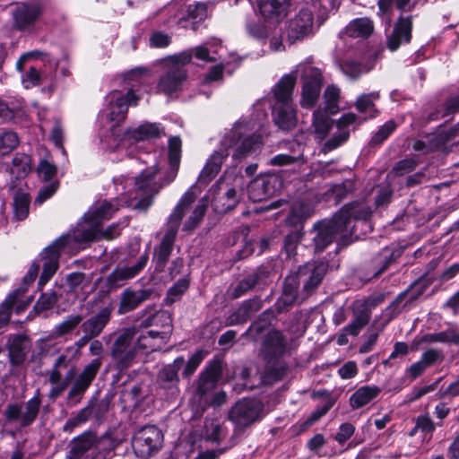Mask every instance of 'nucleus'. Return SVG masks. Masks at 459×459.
<instances>
[{
    "instance_id": "nucleus-2",
    "label": "nucleus",
    "mask_w": 459,
    "mask_h": 459,
    "mask_svg": "<svg viewBox=\"0 0 459 459\" xmlns=\"http://www.w3.org/2000/svg\"><path fill=\"white\" fill-rule=\"evenodd\" d=\"M298 76L302 80L300 104L303 108H312L321 91L323 82L321 71L310 64H299L293 71L281 77L273 89L276 102L273 106V117L275 125L283 131H290L297 125L292 91Z\"/></svg>"
},
{
    "instance_id": "nucleus-57",
    "label": "nucleus",
    "mask_w": 459,
    "mask_h": 459,
    "mask_svg": "<svg viewBox=\"0 0 459 459\" xmlns=\"http://www.w3.org/2000/svg\"><path fill=\"white\" fill-rule=\"evenodd\" d=\"M358 373V367L354 361H348L343 364L338 370L339 376L342 379H351Z\"/></svg>"
},
{
    "instance_id": "nucleus-54",
    "label": "nucleus",
    "mask_w": 459,
    "mask_h": 459,
    "mask_svg": "<svg viewBox=\"0 0 459 459\" xmlns=\"http://www.w3.org/2000/svg\"><path fill=\"white\" fill-rule=\"evenodd\" d=\"M187 13L189 18L196 21H203L206 17V5L202 3L190 4L187 8Z\"/></svg>"
},
{
    "instance_id": "nucleus-37",
    "label": "nucleus",
    "mask_w": 459,
    "mask_h": 459,
    "mask_svg": "<svg viewBox=\"0 0 459 459\" xmlns=\"http://www.w3.org/2000/svg\"><path fill=\"white\" fill-rule=\"evenodd\" d=\"M332 126V120L322 110H316L313 115V126L316 137L323 140Z\"/></svg>"
},
{
    "instance_id": "nucleus-33",
    "label": "nucleus",
    "mask_w": 459,
    "mask_h": 459,
    "mask_svg": "<svg viewBox=\"0 0 459 459\" xmlns=\"http://www.w3.org/2000/svg\"><path fill=\"white\" fill-rule=\"evenodd\" d=\"M421 342L429 344L445 342L459 345V333L454 327H450L439 333H428L422 337Z\"/></svg>"
},
{
    "instance_id": "nucleus-43",
    "label": "nucleus",
    "mask_w": 459,
    "mask_h": 459,
    "mask_svg": "<svg viewBox=\"0 0 459 459\" xmlns=\"http://www.w3.org/2000/svg\"><path fill=\"white\" fill-rule=\"evenodd\" d=\"M40 405V400L38 396H34L28 401L25 409L22 413V425H30L37 417Z\"/></svg>"
},
{
    "instance_id": "nucleus-3",
    "label": "nucleus",
    "mask_w": 459,
    "mask_h": 459,
    "mask_svg": "<svg viewBox=\"0 0 459 459\" xmlns=\"http://www.w3.org/2000/svg\"><path fill=\"white\" fill-rule=\"evenodd\" d=\"M265 113H261L256 121L241 118L228 131L220 142L219 146L208 158L201 171L197 183L206 185L220 172L223 161L232 150V158L241 160L258 153L263 142L256 132L262 126Z\"/></svg>"
},
{
    "instance_id": "nucleus-51",
    "label": "nucleus",
    "mask_w": 459,
    "mask_h": 459,
    "mask_svg": "<svg viewBox=\"0 0 459 459\" xmlns=\"http://www.w3.org/2000/svg\"><path fill=\"white\" fill-rule=\"evenodd\" d=\"M302 159V154L299 153L297 155H290V154H278L273 157L270 160V163L273 166H283L291 164L297 160H300Z\"/></svg>"
},
{
    "instance_id": "nucleus-42",
    "label": "nucleus",
    "mask_w": 459,
    "mask_h": 459,
    "mask_svg": "<svg viewBox=\"0 0 459 459\" xmlns=\"http://www.w3.org/2000/svg\"><path fill=\"white\" fill-rule=\"evenodd\" d=\"M30 170V157L26 154H16L13 159L11 174L23 178Z\"/></svg>"
},
{
    "instance_id": "nucleus-15",
    "label": "nucleus",
    "mask_w": 459,
    "mask_h": 459,
    "mask_svg": "<svg viewBox=\"0 0 459 459\" xmlns=\"http://www.w3.org/2000/svg\"><path fill=\"white\" fill-rule=\"evenodd\" d=\"M353 319L347 325L337 337V343L344 345L348 343L347 335L357 336L368 324L371 312L368 304L365 300H356L351 305Z\"/></svg>"
},
{
    "instance_id": "nucleus-12",
    "label": "nucleus",
    "mask_w": 459,
    "mask_h": 459,
    "mask_svg": "<svg viewBox=\"0 0 459 459\" xmlns=\"http://www.w3.org/2000/svg\"><path fill=\"white\" fill-rule=\"evenodd\" d=\"M239 178H235V184L232 178L228 176L221 177L212 187V205L216 212L225 213L233 209L239 201V195L236 190L237 181Z\"/></svg>"
},
{
    "instance_id": "nucleus-64",
    "label": "nucleus",
    "mask_w": 459,
    "mask_h": 459,
    "mask_svg": "<svg viewBox=\"0 0 459 459\" xmlns=\"http://www.w3.org/2000/svg\"><path fill=\"white\" fill-rule=\"evenodd\" d=\"M222 70H223V66L221 64H219V65L213 66L207 74V75L204 79V82L209 83V82H216V81H219L220 79H221Z\"/></svg>"
},
{
    "instance_id": "nucleus-14",
    "label": "nucleus",
    "mask_w": 459,
    "mask_h": 459,
    "mask_svg": "<svg viewBox=\"0 0 459 459\" xmlns=\"http://www.w3.org/2000/svg\"><path fill=\"white\" fill-rule=\"evenodd\" d=\"M315 8V5L303 7L290 20L286 35L290 44L301 40L314 32L313 13Z\"/></svg>"
},
{
    "instance_id": "nucleus-26",
    "label": "nucleus",
    "mask_w": 459,
    "mask_h": 459,
    "mask_svg": "<svg viewBox=\"0 0 459 459\" xmlns=\"http://www.w3.org/2000/svg\"><path fill=\"white\" fill-rule=\"evenodd\" d=\"M380 392L377 385L360 386L351 395L350 405L352 409H359L376 399Z\"/></svg>"
},
{
    "instance_id": "nucleus-60",
    "label": "nucleus",
    "mask_w": 459,
    "mask_h": 459,
    "mask_svg": "<svg viewBox=\"0 0 459 459\" xmlns=\"http://www.w3.org/2000/svg\"><path fill=\"white\" fill-rule=\"evenodd\" d=\"M56 301V297L54 293L43 294L39 299L36 307L39 309L46 310L50 308Z\"/></svg>"
},
{
    "instance_id": "nucleus-28",
    "label": "nucleus",
    "mask_w": 459,
    "mask_h": 459,
    "mask_svg": "<svg viewBox=\"0 0 459 459\" xmlns=\"http://www.w3.org/2000/svg\"><path fill=\"white\" fill-rule=\"evenodd\" d=\"M101 364L102 361L100 358L94 359L90 364H88L77 378L74 386V391L76 393L84 392L94 379Z\"/></svg>"
},
{
    "instance_id": "nucleus-62",
    "label": "nucleus",
    "mask_w": 459,
    "mask_h": 459,
    "mask_svg": "<svg viewBox=\"0 0 459 459\" xmlns=\"http://www.w3.org/2000/svg\"><path fill=\"white\" fill-rule=\"evenodd\" d=\"M440 357L441 353L438 351L430 349L422 354L420 360L424 362L427 368H429L430 365L434 364Z\"/></svg>"
},
{
    "instance_id": "nucleus-40",
    "label": "nucleus",
    "mask_w": 459,
    "mask_h": 459,
    "mask_svg": "<svg viewBox=\"0 0 459 459\" xmlns=\"http://www.w3.org/2000/svg\"><path fill=\"white\" fill-rule=\"evenodd\" d=\"M265 349L272 355H280L285 350L283 336L279 331H271L265 339Z\"/></svg>"
},
{
    "instance_id": "nucleus-41",
    "label": "nucleus",
    "mask_w": 459,
    "mask_h": 459,
    "mask_svg": "<svg viewBox=\"0 0 459 459\" xmlns=\"http://www.w3.org/2000/svg\"><path fill=\"white\" fill-rule=\"evenodd\" d=\"M9 342V355L11 362L14 365H19L26 357V352L23 347L24 340L22 336H15L10 339Z\"/></svg>"
},
{
    "instance_id": "nucleus-35",
    "label": "nucleus",
    "mask_w": 459,
    "mask_h": 459,
    "mask_svg": "<svg viewBox=\"0 0 459 459\" xmlns=\"http://www.w3.org/2000/svg\"><path fill=\"white\" fill-rule=\"evenodd\" d=\"M172 320L168 311L162 310L157 312L152 318L150 325L152 326H161L160 331H155L160 337L164 336L167 342L171 333Z\"/></svg>"
},
{
    "instance_id": "nucleus-52",
    "label": "nucleus",
    "mask_w": 459,
    "mask_h": 459,
    "mask_svg": "<svg viewBox=\"0 0 459 459\" xmlns=\"http://www.w3.org/2000/svg\"><path fill=\"white\" fill-rule=\"evenodd\" d=\"M395 124L390 120L386 122L373 136L372 142L374 143H380L395 129Z\"/></svg>"
},
{
    "instance_id": "nucleus-27",
    "label": "nucleus",
    "mask_w": 459,
    "mask_h": 459,
    "mask_svg": "<svg viewBox=\"0 0 459 459\" xmlns=\"http://www.w3.org/2000/svg\"><path fill=\"white\" fill-rule=\"evenodd\" d=\"M184 364V358L178 357L172 364L165 366L159 373V381L161 386L165 388L174 386L178 381V372Z\"/></svg>"
},
{
    "instance_id": "nucleus-61",
    "label": "nucleus",
    "mask_w": 459,
    "mask_h": 459,
    "mask_svg": "<svg viewBox=\"0 0 459 459\" xmlns=\"http://www.w3.org/2000/svg\"><path fill=\"white\" fill-rule=\"evenodd\" d=\"M50 139L56 146L62 149L63 152H65L63 148V130L58 121L55 123V126L52 128Z\"/></svg>"
},
{
    "instance_id": "nucleus-4",
    "label": "nucleus",
    "mask_w": 459,
    "mask_h": 459,
    "mask_svg": "<svg viewBox=\"0 0 459 459\" xmlns=\"http://www.w3.org/2000/svg\"><path fill=\"white\" fill-rule=\"evenodd\" d=\"M371 213L368 207L358 203L344 205L332 220L316 223L311 233L317 251L324 250L334 239H344L352 232V220H367Z\"/></svg>"
},
{
    "instance_id": "nucleus-49",
    "label": "nucleus",
    "mask_w": 459,
    "mask_h": 459,
    "mask_svg": "<svg viewBox=\"0 0 459 459\" xmlns=\"http://www.w3.org/2000/svg\"><path fill=\"white\" fill-rule=\"evenodd\" d=\"M301 235L299 231H294L289 234L284 242V249L288 255V256H291L295 254V250L297 248V245L300 240Z\"/></svg>"
},
{
    "instance_id": "nucleus-34",
    "label": "nucleus",
    "mask_w": 459,
    "mask_h": 459,
    "mask_svg": "<svg viewBox=\"0 0 459 459\" xmlns=\"http://www.w3.org/2000/svg\"><path fill=\"white\" fill-rule=\"evenodd\" d=\"M181 156V140L175 136L169 140V162L170 166V178L169 182L172 181L178 172Z\"/></svg>"
},
{
    "instance_id": "nucleus-48",
    "label": "nucleus",
    "mask_w": 459,
    "mask_h": 459,
    "mask_svg": "<svg viewBox=\"0 0 459 459\" xmlns=\"http://www.w3.org/2000/svg\"><path fill=\"white\" fill-rule=\"evenodd\" d=\"M81 321L82 316L79 315L69 316L55 327V333L58 336L68 333L73 331Z\"/></svg>"
},
{
    "instance_id": "nucleus-19",
    "label": "nucleus",
    "mask_w": 459,
    "mask_h": 459,
    "mask_svg": "<svg viewBox=\"0 0 459 459\" xmlns=\"http://www.w3.org/2000/svg\"><path fill=\"white\" fill-rule=\"evenodd\" d=\"M13 26L20 30H30L41 13L37 4H17L12 11Z\"/></svg>"
},
{
    "instance_id": "nucleus-21",
    "label": "nucleus",
    "mask_w": 459,
    "mask_h": 459,
    "mask_svg": "<svg viewBox=\"0 0 459 459\" xmlns=\"http://www.w3.org/2000/svg\"><path fill=\"white\" fill-rule=\"evenodd\" d=\"M149 256L142 255L133 265L117 267L108 277L107 281L110 288L122 286L126 281L135 277L147 264Z\"/></svg>"
},
{
    "instance_id": "nucleus-30",
    "label": "nucleus",
    "mask_w": 459,
    "mask_h": 459,
    "mask_svg": "<svg viewBox=\"0 0 459 459\" xmlns=\"http://www.w3.org/2000/svg\"><path fill=\"white\" fill-rule=\"evenodd\" d=\"M308 272H311V275L304 285L306 290L313 289L321 282L326 272V264L324 263H319L317 264H307L304 268L299 269V275H306Z\"/></svg>"
},
{
    "instance_id": "nucleus-11",
    "label": "nucleus",
    "mask_w": 459,
    "mask_h": 459,
    "mask_svg": "<svg viewBox=\"0 0 459 459\" xmlns=\"http://www.w3.org/2000/svg\"><path fill=\"white\" fill-rule=\"evenodd\" d=\"M193 199L191 193L186 194L173 210L168 221V230L164 235L160 245L156 249L154 258L159 266H162L169 258L176 238L178 226L181 221L182 211L187 208L189 202Z\"/></svg>"
},
{
    "instance_id": "nucleus-24",
    "label": "nucleus",
    "mask_w": 459,
    "mask_h": 459,
    "mask_svg": "<svg viewBox=\"0 0 459 459\" xmlns=\"http://www.w3.org/2000/svg\"><path fill=\"white\" fill-rule=\"evenodd\" d=\"M411 18H401L395 25L393 33L387 39V47L391 51H395L401 44L411 39Z\"/></svg>"
},
{
    "instance_id": "nucleus-59",
    "label": "nucleus",
    "mask_w": 459,
    "mask_h": 459,
    "mask_svg": "<svg viewBox=\"0 0 459 459\" xmlns=\"http://www.w3.org/2000/svg\"><path fill=\"white\" fill-rule=\"evenodd\" d=\"M67 285L71 291L77 292L78 288L84 281V274L81 273H73L67 276Z\"/></svg>"
},
{
    "instance_id": "nucleus-58",
    "label": "nucleus",
    "mask_w": 459,
    "mask_h": 459,
    "mask_svg": "<svg viewBox=\"0 0 459 459\" xmlns=\"http://www.w3.org/2000/svg\"><path fill=\"white\" fill-rule=\"evenodd\" d=\"M377 337L378 332L368 333L365 342L359 347V352L362 354L370 352L376 345Z\"/></svg>"
},
{
    "instance_id": "nucleus-16",
    "label": "nucleus",
    "mask_w": 459,
    "mask_h": 459,
    "mask_svg": "<svg viewBox=\"0 0 459 459\" xmlns=\"http://www.w3.org/2000/svg\"><path fill=\"white\" fill-rule=\"evenodd\" d=\"M262 406L257 400L243 399L230 410L229 418L238 428H246L259 419Z\"/></svg>"
},
{
    "instance_id": "nucleus-46",
    "label": "nucleus",
    "mask_w": 459,
    "mask_h": 459,
    "mask_svg": "<svg viewBox=\"0 0 459 459\" xmlns=\"http://www.w3.org/2000/svg\"><path fill=\"white\" fill-rule=\"evenodd\" d=\"M171 41V36L161 30H154L149 37V46L152 48H165L170 45Z\"/></svg>"
},
{
    "instance_id": "nucleus-18",
    "label": "nucleus",
    "mask_w": 459,
    "mask_h": 459,
    "mask_svg": "<svg viewBox=\"0 0 459 459\" xmlns=\"http://www.w3.org/2000/svg\"><path fill=\"white\" fill-rule=\"evenodd\" d=\"M57 169L54 163L47 159L40 160L38 166V175L43 181H49L48 185L43 186L35 202L41 204L50 198L58 188V181L56 179Z\"/></svg>"
},
{
    "instance_id": "nucleus-31",
    "label": "nucleus",
    "mask_w": 459,
    "mask_h": 459,
    "mask_svg": "<svg viewBox=\"0 0 459 459\" xmlns=\"http://www.w3.org/2000/svg\"><path fill=\"white\" fill-rule=\"evenodd\" d=\"M221 376V367L218 363H214L210 365L207 369L202 374L198 390L202 394H205L209 390L212 389L215 386L218 379Z\"/></svg>"
},
{
    "instance_id": "nucleus-23",
    "label": "nucleus",
    "mask_w": 459,
    "mask_h": 459,
    "mask_svg": "<svg viewBox=\"0 0 459 459\" xmlns=\"http://www.w3.org/2000/svg\"><path fill=\"white\" fill-rule=\"evenodd\" d=\"M374 30L373 22L367 17L357 18L351 21L348 25L340 31L339 38L347 42L349 39H367Z\"/></svg>"
},
{
    "instance_id": "nucleus-36",
    "label": "nucleus",
    "mask_w": 459,
    "mask_h": 459,
    "mask_svg": "<svg viewBox=\"0 0 459 459\" xmlns=\"http://www.w3.org/2000/svg\"><path fill=\"white\" fill-rule=\"evenodd\" d=\"M13 216L18 221L24 220L29 214L30 198L29 195L19 190L13 196Z\"/></svg>"
},
{
    "instance_id": "nucleus-22",
    "label": "nucleus",
    "mask_w": 459,
    "mask_h": 459,
    "mask_svg": "<svg viewBox=\"0 0 459 459\" xmlns=\"http://www.w3.org/2000/svg\"><path fill=\"white\" fill-rule=\"evenodd\" d=\"M195 188V186H191L181 197L182 199L188 193H191L193 195V199L191 202H189L187 208L182 211L181 213V220L183 217H186L183 227L184 230H193L202 221L207 208L208 201L206 198H202L195 205H193V203L196 197V194L194 191Z\"/></svg>"
},
{
    "instance_id": "nucleus-13",
    "label": "nucleus",
    "mask_w": 459,
    "mask_h": 459,
    "mask_svg": "<svg viewBox=\"0 0 459 459\" xmlns=\"http://www.w3.org/2000/svg\"><path fill=\"white\" fill-rule=\"evenodd\" d=\"M163 441L161 431L155 426H145L134 435L132 446L135 454L143 458L160 448Z\"/></svg>"
},
{
    "instance_id": "nucleus-47",
    "label": "nucleus",
    "mask_w": 459,
    "mask_h": 459,
    "mask_svg": "<svg viewBox=\"0 0 459 459\" xmlns=\"http://www.w3.org/2000/svg\"><path fill=\"white\" fill-rule=\"evenodd\" d=\"M418 429L429 436V438L431 437L435 430V424L429 415H421L417 418L415 428L411 431V436H413Z\"/></svg>"
},
{
    "instance_id": "nucleus-9",
    "label": "nucleus",
    "mask_w": 459,
    "mask_h": 459,
    "mask_svg": "<svg viewBox=\"0 0 459 459\" xmlns=\"http://www.w3.org/2000/svg\"><path fill=\"white\" fill-rule=\"evenodd\" d=\"M191 60L192 52H180L164 59V72L158 82V90L166 95L179 91L187 77L184 66Z\"/></svg>"
},
{
    "instance_id": "nucleus-10",
    "label": "nucleus",
    "mask_w": 459,
    "mask_h": 459,
    "mask_svg": "<svg viewBox=\"0 0 459 459\" xmlns=\"http://www.w3.org/2000/svg\"><path fill=\"white\" fill-rule=\"evenodd\" d=\"M163 134L164 128L160 124L145 121L127 128L116 143H108L107 147L110 150L122 149L128 155H133L134 149L138 148V143L158 139Z\"/></svg>"
},
{
    "instance_id": "nucleus-1",
    "label": "nucleus",
    "mask_w": 459,
    "mask_h": 459,
    "mask_svg": "<svg viewBox=\"0 0 459 459\" xmlns=\"http://www.w3.org/2000/svg\"><path fill=\"white\" fill-rule=\"evenodd\" d=\"M156 167L157 165L154 163L142 171L135 178H123L119 183L116 180L117 190H120L119 186L123 190L121 193L122 202L117 199L96 202L84 214L72 234L57 238L42 251L41 257L44 263L43 272L39 281L40 287L45 285L56 272L61 248H65L73 242L82 244L100 238L112 239L120 233L117 226L111 225L103 230L102 224L108 221L120 206L125 204L135 209L145 210L152 204L153 195L161 187V185L154 180V175L157 172Z\"/></svg>"
},
{
    "instance_id": "nucleus-25",
    "label": "nucleus",
    "mask_w": 459,
    "mask_h": 459,
    "mask_svg": "<svg viewBox=\"0 0 459 459\" xmlns=\"http://www.w3.org/2000/svg\"><path fill=\"white\" fill-rule=\"evenodd\" d=\"M111 310L108 307L101 309L96 316H91L82 325V329L89 338L97 337L110 319Z\"/></svg>"
},
{
    "instance_id": "nucleus-8",
    "label": "nucleus",
    "mask_w": 459,
    "mask_h": 459,
    "mask_svg": "<svg viewBox=\"0 0 459 459\" xmlns=\"http://www.w3.org/2000/svg\"><path fill=\"white\" fill-rule=\"evenodd\" d=\"M290 0H260L259 11L264 22L249 21L247 30L256 39L268 37L275 24L279 23L288 13Z\"/></svg>"
},
{
    "instance_id": "nucleus-39",
    "label": "nucleus",
    "mask_w": 459,
    "mask_h": 459,
    "mask_svg": "<svg viewBox=\"0 0 459 459\" xmlns=\"http://www.w3.org/2000/svg\"><path fill=\"white\" fill-rule=\"evenodd\" d=\"M379 99L377 92H371L359 96L356 102L359 112L366 114L368 117H374L377 114L374 102Z\"/></svg>"
},
{
    "instance_id": "nucleus-38",
    "label": "nucleus",
    "mask_w": 459,
    "mask_h": 459,
    "mask_svg": "<svg viewBox=\"0 0 459 459\" xmlns=\"http://www.w3.org/2000/svg\"><path fill=\"white\" fill-rule=\"evenodd\" d=\"M315 207L311 203L308 202H296L292 208L289 217L290 223H297L303 219H306L313 214Z\"/></svg>"
},
{
    "instance_id": "nucleus-17",
    "label": "nucleus",
    "mask_w": 459,
    "mask_h": 459,
    "mask_svg": "<svg viewBox=\"0 0 459 459\" xmlns=\"http://www.w3.org/2000/svg\"><path fill=\"white\" fill-rule=\"evenodd\" d=\"M280 179L274 175H260L251 181L247 187L249 199L254 202L263 201L277 191Z\"/></svg>"
},
{
    "instance_id": "nucleus-63",
    "label": "nucleus",
    "mask_w": 459,
    "mask_h": 459,
    "mask_svg": "<svg viewBox=\"0 0 459 459\" xmlns=\"http://www.w3.org/2000/svg\"><path fill=\"white\" fill-rule=\"evenodd\" d=\"M392 190L387 186L381 190H379L377 197H376V205L382 206L388 204L391 200Z\"/></svg>"
},
{
    "instance_id": "nucleus-7",
    "label": "nucleus",
    "mask_w": 459,
    "mask_h": 459,
    "mask_svg": "<svg viewBox=\"0 0 459 459\" xmlns=\"http://www.w3.org/2000/svg\"><path fill=\"white\" fill-rule=\"evenodd\" d=\"M139 97L133 89H129L125 94L119 91H112L106 97V104L100 112V117L109 123L112 140L109 143H116L122 134L117 126L125 121L127 116L129 106L137 105Z\"/></svg>"
},
{
    "instance_id": "nucleus-56",
    "label": "nucleus",
    "mask_w": 459,
    "mask_h": 459,
    "mask_svg": "<svg viewBox=\"0 0 459 459\" xmlns=\"http://www.w3.org/2000/svg\"><path fill=\"white\" fill-rule=\"evenodd\" d=\"M188 288V281L186 279L178 280L169 290V299L175 301Z\"/></svg>"
},
{
    "instance_id": "nucleus-29",
    "label": "nucleus",
    "mask_w": 459,
    "mask_h": 459,
    "mask_svg": "<svg viewBox=\"0 0 459 459\" xmlns=\"http://www.w3.org/2000/svg\"><path fill=\"white\" fill-rule=\"evenodd\" d=\"M147 297L148 294L145 290H125L118 308L119 314H125L134 309L139 304L144 301Z\"/></svg>"
},
{
    "instance_id": "nucleus-45",
    "label": "nucleus",
    "mask_w": 459,
    "mask_h": 459,
    "mask_svg": "<svg viewBox=\"0 0 459 459\" xmlns=\"http://www.w3.org/2000/svg\"><path fill=\"white\" fill-rule=\"evenodd\" d=\"M19 143L18 136L12 131H0V154L11 152Z\"/></svg>"
},
{
    "instance_id": "nucleus-50",
    "label": "nucleus",
    "mask_w": 459,
    "mask_h": 459,
    "mask_svg": "<svg viewBox=\"0 0 459 459\" xmlns=\"http://www.w3.org/2000/svg\"><path fill=\"white\" fill-rule=\"evenodd\" d=\"M205 356V352L203 351H198L195 353H194L191 358L189 359L185 370L184 375L189 376L195 372V370L197 368V367L200 365L202 360L204 359Z\"/></svg>"
},
{
    "instance_id": "nucleus-6",
    "label": "nucleus",
    "mask_w": 459,
    "mask_h": 459,
    "mask_svg": "<svg viewBox=\"0 0 459 459\" xmlns=\"http://www.w3.org/2000/svg\"><path fill=\"white\" fill-rule=\"evenodd\" d=\"M57 65L56 59L39 51L25 53L16 62V68L22 74V82L27 89L37 85L43 78L51 77Z\"/></svg>"
},
{
    "instance_id": "nucleus-53",
    "label": "nucleus",
    "mask_w": 459,
    "mask_h": 459,
    "mask_svg": "<svg viewBox=\"0 0 459 459\" xmlns=\"http://www.w3.org/2000/svg\"><path fill=\"white\" fill-rule=\"evenodd\" d=\"M185 52H192V56H195L199 60L206 62L216 61V56L214 55H211V50L204 46H199L195 48L186 50Z\"/></svg>"
},
{
    "instance_id": "nucleus-55",
    "label": "nucleus",
    "mask_w": 459,
    "mask_h": 459,
    "mask_svg": "<svg viewBox=\"0 0 459 459\" xmlns=\"http://www.w3.org/2000/svg\"><path fill=\"white\" fill-rule=\"evenodd\" d=\"M355 431V427L351 423H343L340 426L338 432L335 435V440L340 443H345Z\"/></svg>"
},
{
    "instance_id": "nucleus-20",
    "label": "nucleus",
    "mask_w": 459,
    "mask_h": 459,
    "mask_svg": "<svg viewBox=\"0 0 459 459\" xmlns=\"http://www.w3.org/2000/svg\"><path fill=\"white\" fill-rule=\"evenodd\" d=\"M24 292L23 289L16 290L2 303L0 306V328L9 322L12 312L20 314L29 307L32 299L25 298Z\"/></svg>"
},
{
    "instance_id": "nucleus-5",
    "label": "nucleus",
    "mask_w": 459,
    "mask_h": 459,
    "mask_svg": "<svg viewBox=\"0 0 459 459\" xmlns=\"http://www.w3.org/2000/svg\"><path fill=\"white\" fill-rule=\"evenodd\" d=\"M166 343L164 336L160 337L155 330L126 329L116 340L111 355L121 368H126L138 352L157 351Z\"/></svg>"
},
{
    "instance_id": "nucleus-44",
    "label": "nucleus",
    "mask_w": 459,
    "mask_h": 459,
    "mask_svg": "<svg viewBox=\"0 0 459 459\" xmlns=\"http://www.w3.org/2000/svg\"><path fill=\"white\" fill-rule=\"evenodd\" d=\"M324 97L326 111L330 114H335L338 111L340 89L334 85H329L325 91Z\"/></svg>"
},
{
    "instance_id": "nucleus-32",
    "label": "nucleus",
    "mask_w": 459,
    "mask_h": 459,
    "mask_svg": "<svg viewBox=\"0 0 459 459\" xmlns=\"http://www.w3.org/2000/svg\"><path fill=\"white\" fill-rule=\"evenodd\" d=\"M342 73L351 79H357L362 74L369 72L373 65L362 64L352 58H346L339 64Z\"/></svg>"
}]
</instances>
